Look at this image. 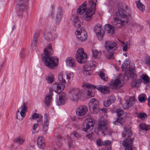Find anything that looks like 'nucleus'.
I'll use <instances>...</instances> for the list:
<instances>
[{
  "mask_svg": "<svg viewBox=\"0 0 150 150\" xmlns=\"http://www.w3.org/2000/svg\"><path fill=\"white\" fill-rule=\"evenodd\" d=\"M73 77L74 74L72 73H60L58 74V79L61 85H64V83L69 84Z\"/></svg>",
  "mask_w": 150,
  "mask_h": 150,
  "instance_id": "20e7f679",
  "label": "nucleus"
},
{
  "mask_svg": "<svg viewBox=\"0 0 150 150\" xmlns=\"http://www.w3.org/2000/svg\"><path fill=\"white\" fill-rule=\"evenodd\" d=\"M116 112L119 118L114 122V123L115 125H122V123H123V119L122 117H120V116L123 114V110L121 109H117L116 111Z\"/></svg>",
  "mask_w": 150,
  "mask_h": 150,
  "instance_id": "aec40b11",
  "label": "nucleus"
},
{
  "mask_svg": "<svg viewBox=\"0 0 150 150\" xmlns=\"http://www.w3.org/2000/svg\"><path fill=\"white\" fill-rule=\"evenodd\" d=\"M69 93L70 95L72 96L73 100H77L80 97L83 96V89H80L79 88L71 89Z\"/></svg>",
  "mask_w": 150,
  "mask_h": 150,
  "instance_id": "1a4fd4ad",
  "label": "nucleus"
},
{
  "mask_svg": "<svg viewBox=\"0 0 150 150\" xmlns=\"http://www.w3.org/2000/svg\"><path fill=\"white\" fill-rule=\"evenodd\" d=\"M111 143V142L110 140H107L104 141L102 143V144L105 146H108L110 145Z\"/></svg>",
  "mask_w": 150,
  "mask_h": 150,
  "instance_id": "8fccbe9b",
  "label": "nucleus"
},
{
  "mask_svg": "<svg viewBox=\"0 0 150 150\" xmlns=\"http://www.w3.org/2000/svg\"><path fill=\"white\" fill-rule=\"evenodd\" d=\"M54 75L52 74H49L48 76L46 78L48 83H51L54 81Z\"/></svg>",
  "mask_w": 150,
  "mask_h": 150,
  "instance_id": "a19ab883",
  "label": "nucleus"
},
{
  "mask_svg": "<svg viewBox=\"0 0 150 150\" xmlns=\"http://www.w3.org/2000/svg\"><path fill=\"white\" fill-rule=\"evenodd\" d=\"M76 34L78 40L81 42H83L87 39V35L86 32L82 29L80 28V30L78 29L76 30Z\"/></svg>",
  "mask_w": 150,
  "mask_h": 150,
  "instance_id": "9b49d317",
  "label": "nucleus"
},
{
  "mask_svg": "<svg viewBox=\"0 0 150 150\" xmlns=\"http://www.w3.org/2000/svg\"><path fill=\"white\" fill-rule=\"evenodd\" d=\"M50 16L51 17H53L54 16V13L53 12H52L50 14Z\"/></svg>",
  "mask_w": 150,
  "mask_h": 150,
  "instance_id": "0e129e2a",
  "label": "nucleus"
},
{
  "mask_svg": "<svg viewBox=\"0 0 150 150\" xmlns=\"http://www.w3.org/2000/svg\"><path fill=\"white\" fill-rule=\"evenodd\" d=\"M44 37L48 41H53L57 37V34L55 31L52 32L45 31L43 35Z\"/></svg>",
  "mask_w": 150,
  "mask_h": 150,
  "instance_id": "4468645a",
  "label": "nucleus"
},
{
  "mask_svg": "<svg viewBox=\"0 0 150 150\" xmlns=\"http://www.w3.org/2000/svg\"><path fill=\"white\" fill-rule=\"evenodd\" d=\"M94 30L99 40H101L104 33L102 28L101 25L100 24L96 25L94 28Z\"/></svg>",
  "mask_w": 150,
  "mask_h": 150,
  "instance_id": "f8f14e48",
  "label": "nucleus"
},
{
  "mask_svg": "<svg viewBox=\"0 0 150 150\" xmlns=\"http://www.w3.org/2000/svg\"><path fill=\"white\" fill-rule=\"evenodd\" d=\"M20 55L21 57V58H23L24 57V53L22 51H21L20 53Z\"/></svg>",
  "mask_w": 150,
  "mask_h": 150,
  "instance_id": "680f3d73",
  "label": "nucleus"
},
{
  "mask_svg": "<svg viewBox=\"0 0 150 150\" xmlns=\"http://www.w3.org/2000/svg\"><path fill=\"white\" fill-rule=\"evenodd\" d=\"M63 15V9L62 7H59L55 15V21L57 24L59 23L62 20Z\"/></svg>",
  "mask_w": 150,
  "mask_h": 150,
  "instance_id": "4be33fe9",
  "label": "nucleus"
},
{
  "mask_svg": "<svg viewBox=\"0 0 150 150\" xmlns=\"http://www.w3.org/2000/svg\"><path fill=\"white\" fill-rule=\"evenodd\" d=\"M93 89H92L91 88L88 87V85L87 86L83 89V95H87V98H90L93 97L95 96V93L93 91Z\"/></svg>",
  "mask_w": 150,
  "mask_h": 150,
  "instance_id": "6ab92c4d",
  "label": "nucleus"
},
{
  "mask_svg": "<svg viewBox=\"0 0 150 150\" xmlns=\"http://www.w3.org/2000/svg\"><path fill=\"white\" fill-rule=\"evenodd\" d=\"M148 102L150 101V96H149L148 98Z\"/></svg>",
  "mask_w": 150,
  "mask_h": 150,
  "instance_id": "774afa93",
  "label": "nucleus"
},
{
  "mask_svg": "<svg viewBox=\"0 0 150 150\" xmlns=\"http://www.w3.org/2000/svg\"><path fill=\"white\" fill-rule=\"evenodd\" d=\"M138 117L142 120H145L146 119L147 115L144 113H141L138 114Z\"/></svg>",
  "mask_w": 150,
  "mask_h": 150,
  "instance_id": "79ce46f5",
  "label": "nucleus"
},
{
  "mask_svg": "<svg viewBox=\"0 0 150 150\" xmlns=\"http://www.w3.org/2000/svg\"><path fill=\"white\" fill-rule=\"evenodd\" d=\"M88 107L91 113L97 114L99 110L98 101L95 98H92L90 101Z\"/></svg>",
  "mask_w": 150,
  "mask_h": 150,
  "instance_id": "423d86ee",
  "label": "nucleus"
},
{
  "mask_svg": "<svg viewBox=\"0 0 150 150\" xmlns=\"http://www.w3.org/2000/svg\"><path fill=\"white\" fill-rule=\"evenodd\" d=\"M108 128V127L106 120L102 118L99 121L98 127L99 132H100L105 136V134L104 132Z\"/></svg>",
  "mask_w": 150,
  "mask_h": 150,
  "instance_id": "9d476101",
  "label": "nucleus"
},
{
  "mask_svg": "<svg viewBox=\"0 0 150 150\" xmlns=\"http://www.w3.org/2000/svg\"><path fill=\"white\" fill-rule=\"evenodd\" d=\"M136 4L137 6L140 11H143L145 9L144 6L140 2V0L136 1Z\"/></svg>",
  "mask_w": 150,
  "mask_h": 150,
  "instance_id": "f704fd0d",
  "label": "nucleus"
},
{
  "mask_svg": "<svg viewBox=\"0 0 150 150\" xmlns=\"http://www.w3.org/2000/svg\"><path fill=\"white\" fill-rule=\"evenodd\" d=\"M112 53L109 54V56H107V58L108 59H114V56L113 54L112 53V52H111Z\"/></svg>",
  "mask_w": 150,
  "mask_h": 150,
  "instance_id": "4d7b16f0",
  "label": "nucleus"
},
{
  "mask_svg": "<svg viewBox=\"0 0 150 150\" xmlns=\"http://www.w3.org/2000/svg\"><path fill=\"white\" fill-rule=\"evenodd\" d=\"M14 28H15L14 26L13 25L12 27V31H13V30Z\"/></svg>",
  "mask_w": 150,
  "mask_h": 150,
  "instance_id": "338daca9",
  "label": "nucleus"
},
{
  "mask_svg": "<svg viewBox=\"0 0 150 150\" xmlns=\"http://www.w3.org/2000/svg\"><path fill=\"white\" fill-rule=\"evenodd\" d=\"M139 127L140 129L142 130H148L150 129V125H146L144 123H141L139 125Z\"/></svg>",
  "mask_w": 150,
  "mask_h": 150,
  "instance_id": "e433bc0d",
  "label": "nucleus"
},
{
  "mask_svg": "<svg viewBox=\"0 0 150 150\" xmlns=\"http://www.w3.org/2000/svg\"><path fill=\"white\" fill-rule=\"evenodd\" d=\"M68 142V145L69 147L71 146V143L70 142V141L69 140V141Z\"/></svg>",
  "mask_w": 150,
  "mask_h": 150,
  "instance_id": "69168bd1",
  "label": "nucleus"
},
{
  "mask_svg": "<svg viewBox=\"0 0 150 150\" xmlns=\"http://www.w3.org/2000/svg\"><path fill=\"white\" fill-rule=\"evenodd\" d=\"M141 82L140 79H134L131 82V85L132 87H138L140 85Z\"/></svg>",
  "mask_w": 150,
  "mask_h": 150,
  "instance_id": "72a5a7b5",
  "label": "nucleus"
},
{
  "mask_svg": "<svg viewBox=\"0 0 150 150\" xmlns=\"http://www.w3.org/2000/svg\"><path fill=\"white\" fill-rule=\"evenodd\" d=\"M52 91H50V92L46 95L45 100V103L46 105L49 106L50 105L52 101Z\"/></svg>",
  "mask_w": 150,
  "mask_h": 150,
  "instance_id": "bb28decb",
  "label": "nucleus"
},
{
  "mask_svg": "<svg viewBox=\"0 0 150 150\" xmlns=\"http://www.w3.org/2000/svg\"><path fill=\"white\" fill-rule=\"evenodd\" d=\"M72 23L77 28L80 30L81 28V26L82 23L78 19V17L76 16H74L72 18Z\"/></svg>",
  "mask_w": 150,
  "mask_h": 150,
  "instance_id": "a878e982",
  "label": "nucleus"
},
{
  "mask_svg": "<svg viewBox=\"0 0 150 150\" xmlns=\"http://www.w3.org/2000/svg\"><path fill=\"white\" fill-rule=\"evenodd\" d=\"M111 104L110 102L108 100V98L107 100L104 101L103 102L104 105L106 107H108Z\"/></svg>",
  "mask_w": 150,
  "mask_h": 150,
  "instance_id": "3c124183",
  "label": "nucleus"
},
{
  "mask_svg": "<svg viewBox=\"0 0 150 150\" xmlns=\"http://www.w3.org/2000/svg\"><path fill=\"white\" fill-rule=\"evenodd\" d=\"M141 77L144 83H148L150 82L149 77L147 75L142 74Z\"/></svg>",
  "mask_w": 150,
  "mask_h": 150,
  "instance_id": "ea45409f",
  "label": "nucleus"
},
{
  "mask_svg": "<svg viewBox=\"0 0 150 150\" xmlns=\"http://www.w3.org/2000/svg\"><path fill=\"white\" fill-rule=\"evenodd\" d=\"M28 104L26 102L23 103V105L18 108L16 112V118L19 120H22L26 115L27 110Z\"/></svg>",
  "mask_w": 150,
  "mask_h": 150,
  "instance_id": "39448f33",
  "label": "nucleus"
},
{
  "mask_svg": "<svg viewBox=\"0 0 150 150\" xmlns=\"http://www.w3.org/2000/svg\"><path fill=\"white\" fill-rule=\"evenodd\" d=\"M50 118L49 116L47 114L44 115V123L43 127L42 132L44 134L47 130L49 125Z\"/></svg>",
  "mask_w": 150,
  "mask_h": 150,
  "instance_id": "b1692460",
  "label": "nucleus"
},
{
  "mask_svg": "<svg viewBox=\"0 0 150 150\" xmlns=\"http://www.w3.org/2000/svg\"><path fill=\"white\" fill-rule=\"evenodd\" d=\"M97 0H88L87 4L84 1L77 10L78 14L81 15L83 13V18L86 21H91L92 16L95 13Z\"/></svg>",
  "mask_w": 150,
  "mask_h": 150,
  "instance_id": "f03ea898",
  "label": "nucleus"
},
{
  "mask_svg": "<svg viewBox=\"0 0 150 150\" xmlns=\"http://www.w3.org/2000/svg\"><path fill=\"white\" fill-rule=\"evenodd\" d=\"M145 63L147 65L150 66V57H147Z\"/></svg>",
  "mask_w": 150,
  "mask_h": 150,
  "instance_id": "6e6d98bb",
  "label": "nucleus"
},
{
  "mask_svg": "<svg viewBox=\"0 0 150 150\" xmlns=\"http://www.w3.org/2000/svg\"><path fill=\"white\" fill-rule=\"evenodd\" d=\"M129 11L127 6L125 5L119 8L118 11L114 15L113 19L114 22L113 24L115 26L113 27L108 24L105 25L104 29L107 33L112 34L114 33V28H120L125 24L127 23L131 16L130 13L128 12Z\"/></svg>",
  "mask_w": 150,
  "mask_h": 150,
  "instance_id": "f257e3e1",
  "label": "nucleus"
},
{
  "mask_svg": "<svg viewBox=\"0 0 150 150\" xmlns=\"http://www.w3.org/2000/svg\"><path fill=\"white\" fill-rule=\"evenodd\" d=\"M138 100L140 102H143L145 100V96L144 95H139L138 96Z\"/></svg>",
  "mask_w": 150,
  "mask_h": 150,
  "instance_id": "09e8293b",
  "label": "nucleus"
},
{
  "mask_svg": "<svg viewBox=\"0 0 150 150\" xmlns=\"http://www.w3.org/2000/svg\"><path fill=\"white\" fill-rule=\"evenodd\" d=\"M39 36V34L38 32H36L33 36V41L32 42L31 49L32 50L36 49L37 43V40Z\"/></svg>",
  "mask_w": 150,
  "mask_h": 150,
  "instance_id": "cd10ccee",
  "label": "nucleus"
},
{
  "mask_svg": "<svg viewBox=\"0 0 150 150\" xmlns=\"http://www.w3.org/2000/svg\"><path fill=\"white\" fill-rule=\"evenodd\" d=\"M84 122L89 124L91 126V127H93L95 125V122L93 121V119L91 117L87 119Z\"/></svg>",
  "mask_w": 150,
  "mask_h": 150,
  "instance_id": "4c0bfd02",
  "label": "nucleus"
},
{
  "mask_svg": "<svg viewBox=\"0 0 150 150\" xmlns=\"http://www.w3.org/2000/svg\"><path fill=\"white\" fill-rule=\"evenodd\" d=\"M124 130L122 132V136L125 138L128 137L132 134L131 131L126 127H124Z\"/></svg>",
  "mask_w": 150,
  "mask_h": 150,
  "instance_id": "7c9ffc66",
  "label": "nucleus"
},
{
  "mask_svg": "<svg viewBox=\"0 0 150 150\" xmlns=\"http://www.w3.org/2000/svg\"><path fill=\"white\" fill-rule=\"evenodd\" d=\"M67 99L66 94L64 93H62L59 97L58 100L57 102V105L59 106L64 104Z\"/></svg>",
  "mask_w": 150,
  "mask_h": 150,
  "instance_id": "393cba45",
  "label": "nucleus"
},
{
  "mask_svg": "<svg viewBox=\"0 0 150 150\" xmlns=\"http://www.w3.org/2000/svg\"><path fill=\"white\" fill-rule=\"evenodd\" d=\"M130 43L129 42H127L126 44L124 45L123 47L122 50L124 51H126L129 48Z\"/></svg>",
  "mask_w": 150,
  "mask_h": 150,
  "instance_id": "a18cd8bd",
  "label": "nucleus"
},
{
  "mask_svg": "<svg viewBox=\"0 0 150 150\" xmlns=\"http://www.w3.org/2000/svg\"><path fill=\"white\" fill-rule=\"evenodd\" d=\"M91 127L89 124L87 123L86 122H84L82 126L83 130L85 132H87V130L89 129Z\"/></svg>",
  "mask_w": 150,
  "mask_h": 150,
  "instance_id": "58836bf2",
  "label": "nucleus"
},
{
  "mask_svg": "<svg viewBox=\"0 0 150 150\" xmlns=\"http://www.w3.org/2000/svg\"><path fill=\"white\" fill-rule=\"evenodd\" d=\"M86 137L89 139H92V136L91 134H89L86 135Z\"/></svg>",
  "mask_w": 150,
  "mask_h": 150,
  "instance_id": "052dcab7",
  "label": "nucleus"
},
{
  "mask_svg": "<svg viewBox=\"0 0 150 150\" xmlns=\"http://www.w3.org/2000/svg\"><path fill=\"white\" fill-rule=\"evenodd\" d=\"M99 75L101 79L103 80L106 81L107 80V77L105 74L100 72Z\"/></svg>",
  "mask_w": 150,
  "mask_h": 150,
  "instance_id": "c03bdc74",
  "label": "nucleus"
},
{
  "mask_svg": "<svg viewBox=\"0 0 150 150\" xmlns=\"http://www.w3.org/2000/svg\"><path fill=\"white\" fill-rule=\"evenodd\" d=\"M24 140L19 138H17L14 141V142H16L18 144H22L24 142Z\"/></svg>",
  "mask_w": 150,
  "mask_h": 150,
  "instance_id": "49530a36",
  "label": "nucleus"
},
{
  "mask_svg": "<svg viewBox=\"0 0 150 150\" xmlns=\"http://www.w3.org/2000/svg\"><path fill=\"white\" fill-rule=\"evenodd\" d=\"M92 53L93 57L95 59L99 58L101 57V52L100 50H92Z\"/></svg>",
  "mask_w": 150,
  "mask_h": 150,
  "instance_id": "473e14b6",
  "label": "nucleus"
},
{
  "mask_svg": "<svg viewBox=\"0 0 150 150\" xmlns=\"http://www.w3.org/2000/svg\"><path fill=\"white\" fill-rule=\"evenodd\" d=\"M66 64L69 67H75L76 64L74 59L71 57L67 58L66 60Z\"/></svg>",
  "mask_w": 150,
  "mask_h": 150,
  "instance_id": "c756f323",
  "label": "nucleus"
},
{
  "mask_svg": "<svg viewBox=\"0 0 150 150\" xmlns=\"http://www.w3.org/2000/svg\"><path fill=\"white\" fill-rule=\"evenodd\" d=\"M38 124L37 123H35V124L33 126V129L34 130H35L37 128L38 126Z\"/></svg>",
  "mask_w": 150,
  "mask_h": 150,
  "instance_id": "bf43d9fd",
  "label": "nucleus"
},
{
  "mask_svg": "<svg viewBox=\"0 0 150 150\" xmlns=\"http://www.w3.org/2000/svg\"><path fill=\"white\" fill-rule=\"evenodd\" d=\"M129 62L128 60L126 59L122 64V69L123 71H125L128 69Z\"/></svg>",
  "mask_w": 150,
  "mask_h": 150,
  "instance_id": "c9c22d12",
  "label": "nucleus"
},
{
  "mask_svg": "<svg viewBox=\"0 0 150 150\" xmlns=\"http://www.w3.org/2000/svg\"><path fill=\"white\" fill-rule=\"evenodd\" d=\"M108 99L110 102L111 103H113L115 101V98L114 96L113 95L109 96Z\"/></svg>",
  "mask_w": 150,
  "mask_h": 150,
  "instance_id": "de8ad7c7",
  "label": "nucleus"
},
{
  "mask_svg": "<svg viewBox=\"0 0 150 150\" xmlns=\"http://www.w3.org/2000/svg\"><path fill=\"white\" fill-rule=\"evenodd\" d=\"M123 86V84L118 79H117L113 81H110L109 84L110 88L115 90H118Z\"/></svg>",
  "mask_w": 150,
  "mask_h": 150,
  "instance_id": "f3484780",
  "label": "nucleus"
},
{
  "mask_svg": "<svg viewBox=\"0 0 150 150\" xmlns=\"http://www.w3.org/2000/svg\"><path fill=\"white\" fill-rule=\"evenodd\" d=\"M88 108L86 106L83 105L80 106L76 109V114L79 116H83L86 112Z\"/></svg>",
  "mask_w": 150,
  "mask_h": 150,
  "instance_id": "412c9836",
  "label": "nucleus"
},
{
  "mask_svg": "<svg viewBox=\"0 0 150 150\" xmlns=\"http://www.w3.org/2000/svg\"><path fill=\"white\" fill-rule=\"evenodd\" d=\"M44 55L42 57L45 65L48 67L53 69L57 65L59 59L57 57H50L53 53L51 44H49L44 50Z\"/></svg>",
  "mask_w": 150,
  "mask_h": 150,
  "instance_id": "7ed1b4c3",
  "label": "nucleus"
},
{
  "mask_svg": "<svg viewBox=\"0 0 150 150\" xmlns=\"http://www.w3.org/2000/svg\"><path fill=\"white\" fill-rule=\"evenodd\" d=\"M95 88L101 93H105L109 92L108 88L107 86H102V85H98L96 86L95 87Z\"/></svg>",
  "mask_w": 150,
  "mask_h": 150,
  "instance_id": "c85d7f7f",
  "label": "nucleus"
},
{
  "mask_svg": "<svg viewBox=\"0 0 150 150\" xmlns=\"http://www.w3.org/2000/svg\"><path fill=\"white\" fill-rule=\"evenodd\" d=\"M134 139V138L131 139H127L124 141H120V143L125 146V150H133L132 144Z\"/></svg>",
  "mask_w": 150,
  "mask_h": 150,
  "instance_id": "dca6fc26",
  "label": "nucleus"
},
{
  "mask_svg": "<svg viewBox=\"0 0 150 150\" xmlns=\"http://www.w3.org/2000/svg\"><path fill=\"white\" fill-rule=\"evenodd\" d=\"M123 107L124 109H127V108L130 107L129 104V103L127 100L125 101V103L123 105Z\"/></svg>",
  "mask_w": 150,
  "mask_h": 150,
  "instance_id": "603ef678",
  "label": "nucleus"
},
{
  "mask_svg": "<svg viewBox=\"0 0 150 150\" xmlns=\"http://www.w3.org/2000/svg\"><path fill=\"white\" fill-rule=\"evenodd\" d=\"M102 142H101V140L100 139H98L96 140L97 145L98 146H100L103 145V144H102Z\"/></svg>",
  "mask_w": 150,
  "mask_h": 150,
  "instance_id": "864d4df0",
  "label": "nucleus"
},
{
  "mask_svg": "<svg viewBox=\"0 0 150 150\" xmlns=\"http://www.w3.org/2000/svg\"><path fill=\"white\" fill-rule=\"evenodd\" d=\"M91 62H87L84 66L83 69V72L84 75L86 76H90L92 74L93 70L92 65L90 64L92 63Z\"/></svg>",
  "mask_w": 150,
  "mask_h": 150,
  "instance_id": "a211bd4d",
  "label": "nucleus"
},
{
  "mask_svg": "<svg viewBox=\"0 0 150 150\" xmlns=\"http://www.w3.org/2000/svg\"><path fill=\"white\" fill-rule=\"evenodd\" d=\"M100 110L104 113H106V112L107 109L106 108H103L100 109Z\"/></svg>",
  "mask_w": 150,
  "mask_h": 150,
  "instance_id": "e2e57ef3",
  "label": "nucleus"
},
{
  "mask_svg": "<svg viewBox=\"0 0 150 150\" xmlns=\"http://www.w3.org/2000/svg\"><path fill=\"white\" fill-rule=\"evenodd\" d=\"M28 1V0H19L17 14L20 17L23 15V12L27 9Z\"/></svg>",
  "mask_w": 150,
  "mask_h": 150,
  "instance_id": "6e6552de",
  "label": "nucleus"
},
{
  "mask_svg": "<svg viewBox=\"0 0 150 150\" xmlns=\"http://www.w3.org/2000/svg\"><path fill=\"white\" fill-rule=\"evenodd\" d=\"M135 70L134 68V65H130L129 67V72L127 74L125 73L124 75V79L126 80H127L129 79V76L130 78L133 79L134 77L135 74Z\"/></svg>",
  "mask_w": 150,
  "mask_h": 150,
  "instance_id": "2eb2a0df",
  "label": "nucleus"
},
{
  "mask_svg": "<svg viewBox=\"0 0 150 150\" xmlns=\"http://www.w3.org/2000/svg\"><path fill=\"white\" fill-rule=\"evenodd\" d=\"M37 144L39 148L44 149L45 145L44 139L41 137H39L37 140Z\"/></svg>",
  "mask_w": 150,
  "mask_h": 150,
  "instance_id": "2f4dec72",
  "label": "nucleus"
},
{
  "mask_svg": "<svg viewBox=\"0 0 150 150\" xmlns=\"http://www.w3.org/2000/svg\"><path fill=\"white\" fill-rule=\"evenodd\" d=\"M73 134L74 136L76 138H78L79 137V134L75 131L73 132Z\"/></svg>",
  "mask_w": 150,
  "mask_h": 150,
  "instance_id": "13d9d810",
  "label": "nucleus"
},
{
  "mask_svg": "<svg viewBox=\"0 0 150 150\" xmlns=\"http://www.w3.org/2000/svg\"><path fill=\"white\" fill-rule=\"evenodd\" d=\"M105 48L108 52H112L117 48V44L114 42L106 41L105 43Z\"/></svg>",
  "mask_w": 150,
  "mask_h": 150,
  "instance_id": "ddd939ff",
  "label": "nucleus"
},
{
  "mask_svg": "<svg viewBox=\"0 0 150 150\" xmlns=\"http://www.w3.org/2000/svg\"><path fill=\"white\" fill-rule=\"evenodd\" d=\"M87 56L83 49L82 48L78 49L77 51L76 58L77 61L79 63L83 64L87 60Z\"/></svg>",
  "mask_w": 150,
  "mask_h": 150,
  "instance_id": "0eeeda50",
  "label": "nucleus"
},
{
  "mask_svg": "<svg viewBox=\"0 0 150 150\" xmlns=\"http://www.w3.org/2000/svg\"><path fill=\"white\" fill-rule=\"evenodd\" d=\"M39 117V114L37 113H35L32 116V118L33 119H35Z\"/></svg>",
  "mask_w": 150,
  "mask_h": 150,
  "instance_id": "5fc2aeb1",
  "label": "nucleus"
},
{
  "mask_svg": "<svg viewBox=\"0 0 150 150\" xmlns=\"http://www.w3.org/2000/svg\"><path fill=\"white\" fill-rule=\"evenodd\" d=\"M64 87V85H60L57 83H54L52 86L53 91L59 94L62 92Z\"/></svg>",
  "mask_w": 150,
  "mask_h": 150,
  "instance_id": "5701e85b",
  "label": "nucleus"
},
{
  "mask_svg": "<svg viewBox=\"0 0 150 150\" xmlns=\"http://www.w3.org/2000/svg\"><path fill=\"white\" fill-rule=\"evenodd\" d=\"M135 100V99L134 97H130L129 99L127 100L130 107L132 106L134 104Z\"/></svg>",
  "mask_w": 150,
  "mask_h": 150,
  "instance_id": "37998d69",
  "label": "nucleus"
}]
</instances>
